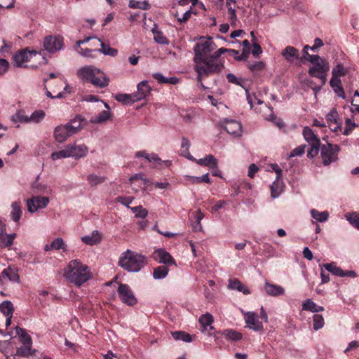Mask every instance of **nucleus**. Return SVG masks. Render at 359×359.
I'll return each instance as SVG.
<instances>
[{
  "label": "nucleus",
  "mask_w": 359,
  "mask_h": 359,
  "mask_svg": "<svg viewBox=\"0 0 359 359\" xmlns=\"http://www.w3.org/2000/svg\"><path fill=\"white\" fill-rule=\"evenodd\" d=\"M215 48L216 46L211 37L196 43L194 46V61L199 81H201L203 77L222 71V63L211 54Z\"/></svg>",
  "instance_id": "nucleus-1"
},
{
  "label": "nucleus",
  "mask_w": 359,
  "mask_h": 359,
  "mask_svg": "<svg viewBox=\"0 0 359 359\" xmlns=\"http://www.w3.org/2000/svg\"><path fill=\"white\" fill-rule=\"evenodd\" d=\"M64 276L70 283L81 286L91 278L88 266L79 259L70 261L65 269Z\"/></svg>",
  "instance_id": "nucleus-2"
},
{
  "label": "nucleus",
  "mask_w": 359,
  "mask_h": 359,
  "mask_svg": "<svg viewBox=\"0 0 359 359\" xmlns=\"http://www.w3.org/2000/svg\"><path fill=\"white\" fill-rule=\"evenodd\" d=\"M310 62L312 66L309 69V74L320 80L321 84L319 86H312L313 81H308V85L313 90L315 95L319 92L327 82V73L330 70L328 62L320 56H309Z\"/></svg>",
  "instance_id": "nucleus-3"
},
{
  "label": "nucleus",
  "mask_w": 359,
  "mask_h": 359,
  "mask_svg": "<svg viewBox=\"0 0 359 359\" xmlns=\"http://www.w3.org/2000/svg\"><path fill=\"white\" fill-rule=\"evenodd\" d=\"M76 74L84 82H89L98 88L108 86L110 81L104 72L93 65H86L79 68Z\"/></svg>",
  "instance_id": "nucleus-4"
},
{
  "label": "nucleus",
  "mask_w": 359,
  "mask_h": 359,
  "mask_svg": "<svg viewBox=\"0 0 359 359\" xmlns=\"http://www.w3.org/2000/svg\"><path fill=\"white\" fill-rule=\"evenodd\" d=\"M147 264L144 255L130 250L123 252L118 260V266L128 272H138Z\"/></svg>",
  "instance_id": "nucleus-5"
},
{
  "label": "nucleus",
  "mask_w": 359,
  "mask_h": 359,
  "mask_svg": "<svg viewBox=\"0 0 359 359\" xmlns=\"http://www.w3.org/2000/svg\"><path fill=\"white\" fill-rule=\"evenodd\" d=\"M340 149L338 144H333L330 142L322 144L320 147V158L323 165L328 166L331 163L337 162L339 159L338 154Z\"/></svg>",
  "instance_id": "nucleus-6"
},
{
  "label": "nucleus",
  "mask_w": 359,
  "mask_h": 359,
  "mask_svg": "<svg viewBox=\"0 0 359 359\" xmlns=\"http://www.w3.org/2000/svg\"><path fill=\"white\" fill-rule=\"evenodd\" d=\"M43 46L49 53L53 54L64 48L63 38L60 36L49 35L44 38Z\"/></svg>",
  "instance_id": "nucleus-7"
},
{
  "label": "nucleus",
  "mask_w": 359,
  "mask_h": 359,
  "mask_svg": "<svg viewBox=\"0 0 359 359\" xmlns=\"http://www.w3.org/2000/svg\"><path fill=\"white\" fill-rule=\"evenodd\" d=\"M40 54L36 50H28L22 49L13 56V64L19 67H27V63L33 57L39 56Z\"/></svg>",
  "instance_id": "nucleus-8"
},
{
  "label": "nucleus",
  "mask_w": 359,
  "mask_h": 359,
  "mask_svg": "<svg viewBox=\"0 0 359 359\" xmlns=\"http://www.w3.org/2000/svg\"><path fill=\"white\" fill-rule=\"evenodd\" d=\"M49 201V198L46 196H33L26 201L27 210L31 213L36 212L39 210L46 208Z\"/></svg>",
  "instance_id": "nucleus-9"
},
{
  "label": "nucleus",
  "mask_w": 359,
  "mask_h": 359,
  "mask_svg": "<svg viewBox=\"0 0 359 359\" xmlns=\"http://www.w3.org/2000/svg\"><path fill=\"white\" fill-rule=\"evenodd\" d=\"M117 292L119 298L124 304L128 306H133L137 304V299L128 285L121 283Z\"/></svg>",
  "instance_id": "nucleus-10"
},
{
  "label": "nucleus",
  "mask_w": 359,
  "mask_h": 359,
  "mask_svg": "<svg viewBox=\"0 0 359 359\" xmlns=\"http://www.w3.org/2000/svg\"><path fill=\"white\" fill-rule=\"evenodd\" d=\"M245 322L247 327L255 332H260L264 329L262 323L258 320L257 315L253 311L245 313Z\"/></svg>",
  "instance_id": "nucleus-11"
},
{
  "label": "nucleus",
  "mask_w": 359,
  "mask_h": 359,
  "mask_svg": "<svg viewBox=\"0 0 359 359\" xmlns=\"http://www.w3.org/2000/svg\"><path fill=\"white\" fill-rule=\"evenodd\" d=\"M129 181L133 187V189L135 191H146L150 182L148 179L143 178L141 173L135 174V175L130 177Z\"/></svg>",
  "instance_id": "nucleus-12"
},
{
  "label": "nucleus",
  "mask_w": 359,
  "mask_h": 359,
  "mask_svg": "<svg viewBox=\"0 0 359 359\" xmlns=\"http://www.w3.org/2000/svg\"><path fill=\"white\" fill-rule=\"evenodd\" d=\"M153 258L159 263H163L168 266L176 265V262L170 254L162 248L154 250L153 252Z\"/></svg>",
  "instance_id": "nucleus-13"
},
{
  "label": "nucleus",
  "mask_w": 359,
  "mask_h": 359,
  "mask_svg": "<svg viewBox=\"0 0 359 359\" xmlns=\"http://www.w3.org/2000/svg\"><path fill=\"white\" fill-rule=\"evenodd\" d=\"M69 157L75 158H80L86 155L88 152V148L84 144L77 145L76 144H68L66 146Z\"/></svg>",
  "instance_id": "nucleus-14"
},
{
  "label": "nucleus",
  "mask_w": 359,
  "mask_h": 359,
  "mask_svg": "<svg viewBox=\"0 0 359 359\" xmlns=\"http://www.w3.org/2000/svg\"><path fill=\"white\" fill-rule=\"evenodd\" d=\"M72 135V133L70 132V130L67 127V124L58 126L55 127L54 130V137L55 140L59 143L65 142L66 140Z\"/></svg>",
  "instance_id": "nucleus-15"
},
{
  "label": "nucleus",
  "mask_w": 359,
  "mask_h": 359,
  "mask_svg": "<svg viewBox=\"0 0 359 359\" xmlns=\"http://www.w3.org/2000/svg\"><path fill=\"white\" fill-rule=\"evenodd\" d=\"M151 87L147 81H142L137 84V92L133 93V100L140 101L144 99L150 93Z\"/></svg>",
  "instance_id": "nucleus-16"
},
{
  "label": "nucleus",
  "mask_w": 359,
  "mask_h": 359,
  "mask_svg": "<svg viewBox=\"0 0 359 359\" xmlns=\"http://www.w3.org/2000/svg\"><path fill=\"white\" fill-rule=\"evenodd\" d=\"M302 135L310 146L320 144V140L313 130L308 126L303 128Z\"/></svg>",
  "instance_id": "nucleus-17"
},
{
  "label": "nucleus",
  "mask_w": 359,
  "mask_h": 359,
  "mask_svg": "<svg viewBox=\"0 0 359 359\" xmlns=\"http://www.w3.org/2000/svg\"><path fill=\"white\" fill-rule=\"evenodd\" d=\"M225 130L235 136H240L242 133V127L240 122L234 120L226 121L224 126Z\"/></svg>",
  "instance_id": "nucleus-18"
},
{
  "label": "nucleus",
  "mask_w": 359,
  "mask_h": 359,
  "mask_svg": "<svg viewBox=\"0 0 359 359\" xmlns=\"http://www.w3.org/2000/svg\"><path fill=\"white\" fill-rule=\"evenodd\" d=\"M83 121L84 119L82 118V116L78 115L66 124L69 128L70 132H72V135H74L77 133L83 128Z\"/></svg>",
  "instance_id": "nucleus-19"
},
{
  "label": "nucleus",
  "mask_w": 359,
  "mask_h": 359,
  "mask_svg": "<svg viewBox=\"0 0 359 359\" xmlns=\"http://www.w3.org/2000/svg\"><path fill=\"white\" fill-rule=\"evenodd\" d=\"M264 289L267 294L273 297L282 295L285 293V289L278 285L265 283Z\"/></svg>",
  "instance_id": "nucleus-20"
},
{
  "label": "nucleus",
  "mask_w": 359,
  "mask_h": 359,
  "mask_svg": "<svg viewBox=\"0 0 359 359\" xmlns=\"http://www.w3.org/2000/svg\"><path fill=\"white\" fill-rule=\"evenodd\" d=\"M281 55L285 60L292 62L299 58V52L294 47L288 46L282 51Z\"/></svg>",
  "instance_id": "nucleus-21"
},
{
  "label": "nucleus",
  "mask_w": 359,
  "mask_h": 359,
  "mask_svg": "<svg viewBox=\"0 0 359 359\" xmlns=\"http://www.w3.org/2000/svg\"><path fill=\"white\" fill-rule=\"evenodd\" d=\"M1 276L13 283H20V276L15 268L8 266L1 271Z\"/></svg>",
  "instance_id": "nucleus-22"
},
{
  "label": "nucleus",
  "mask_w": 359,
  "mask_h": 359,
  "mask_svg": "<svg viewBox=\"0 0 359 359\" xmlns=\"http://www.w3.org/2000/svg\"><path fill=\"white\" fill-rule=\"evenodd\" d=\"M81 241L87 245H94L100 243L102 241V236L100 234L98 231L95 230L91 233V234L82 236Z\"/></svg>",
  "instance_id": "nucleus-23"
},
{
  "label": "nucleus",
  "mask_w": 359,
  "mask_h": 359,
  "mask_svg": "<svg viewBox=\"0 0 359 359\" xmlns=\"http://www.w3.org/2000/svg\"><path fill=\"white\" fill-rule=\"evenodd\" d=\"M6 230L5 226L2 227L1 232H0V246L1 248H6L11 246L13 243V240L16 237L15 233L6 234L4 231Z\"/></svg>",
  "instance_id": "nucleus-24"
},
{
  "label": "nucleus",
  "mask_w": 359,
  "mask_h": 359,
  "mask_svg": "<svg viewBox=\"0 0 359 359\" xmlns=\"http://www.w3.org/2000/svg\"><path fill=\"white\" fill-rule=\"evenodd\" d=\"M104 107L107 110L102 111L97 116L92 117L90 122L93 123H102L105 122L110 118V107L107 103H104Z\"/></svg>",
  "instance_id": "nucleus-25"
},
{
  "label": "nucleus",
  "mask_w": 359,
  "mask_h": 359,
  "mask_svg": "<svg viewBox=\"0 0 359 359\" xmlns=\"http://www.w3.org/2000/svg\"><path fill=\"white\" fill-rule=\"evenodd\" d=\"M21 203L19 201H14L11 204V217L13 221L18 222L22 216Z\"/></svg>",
  "instance_id": "nucleus-26"
},
{
  "label": "nucleus",
  "mask_w": 359,
  "mask_h": 359,
  "mask_svg": "<svg viewBox=\"0 0 359 359\" xmlns=\"http://www.w3.org/2000/svg\"><path fill=\"white\" fill-rule=\"evenodd\" d=\"M228 287L231 290H236L243 292L244 294H249L250 293L248 290L240 280L238 279L229 280Z\"/></svg>",
  "instance_id": "nucleus-27"
},
{
  "label": "nucleus",
  "mask_w": 359,
  "mask_h": 359,
  "mask_svg": "<svg viewBox=\"0 0 359 359\" xmlns=\"http://www.w3.org/2000/svg\"><path fill=\"white\" fill-rule=\"evenodd\" d=\"M191 144L190 142L185 137H183L182 140L181 148H180V155L188 158L191 161H196V158H194L193 156L189 153V148Z\"/></svg>",
  "instance_id": "nucleus-28"
},
{
  "label": "nucleus",
  "mask_w": 359,
  "mask_h": 359,
  "mask_svg": "<svg viewBox=\"0 0 359 359\" xmlns=\"http://www.w3.org/2000/svg\"><path fill=\"white\" fill-rule=\"evenodd\" d=\"M320 266L321 268H325L327 271H328L334 276L344 277L346 275L345 273V271H344L340 267H338L334 262L324 264Z\"/></svg>",
  "instance_id": "nucleus-29"
},
{
  "label": "nucleus",
  "mask_w": 359,
  "mask_h": 359,
  "mask_svg": "<svg viewBox=\"0 0 359 359\" xmlns=\"http://www.w3.org/2000/svg\"><path fill=\"white\" fill-rule=\"evenodd\" d=\"M330 86L333 88L335 93L337 94V95L343 99L345 98V94L343 89V87L341 86V81L339 78H332L330 80Z\"/></svg>",
  "instance_id": "nucleus-30"
},
{
  "label": "nucleus",
  "mask_w": 359,
  "mask_h": 359,
  "mask_svg": "<svg viewBox=\"0 0 359 359\" xmlns=\"http://www.w3.org/2000/svg\"><path fill=\"white\" fill-rule=\"evenodd\" d=\"M198 165L210 168H216L217 160L211 154L207 155L205 158L195 161Z\"/></svg>",
  "instance_id": "nucleus-31"
},
{
  "label": "nucleus",
  "mask_w": 359,
  "mask_h": 359,
  "mask_svg": "<svg viewBox=\"0 0 359 359\" xmlns=\"http://www.w3.org/2000/svg\"><path fill=\"white\" fill-rule=\"evenodd\" d=\"M222 335L224 336L227 340L233 341H240L242 339V334L236 330L232 329H226L221 332Z\"/></svg>",
  "instance_id": "nucleus-32"
},
{
  "label": "nucleus",
  "mask_w": 359,
  "mask_h": 359,
  "mask_svg": "<svg viewBox=\"0 0 359 359\" xmlns=\"http://www.w3.org/2000/svg\"><path fill=\"white\" fill-rule=\"evenodd\" d=\"M15 330L16 334L18 335V337H19L20 341L23 344H29V345L32 344V338L27 334V331L25 329L21 328L18 326H16L15 327Z\"/></svg>",
  "instance_id": "nucleus-33"
},
{
  "label": "nucleus",
  "mask_w": 359,
  "mask_h": 359,
  "mask_svg": "<svg viewBox=\"0 0 359 359\" xmlns=\"http://www.w3.org/2000/svg\"><path fill=\"white\" fill-rule=\"evenodd\" d=\"M283 191V183L280 180L276 179L271 185V197L276 198L278 197Z\"/></svg>",
  "instance_id": "nucleus-34"
},
{
  "label": "nucleus",
  "mask_w": 359,
  "mask_h": 359,
  "mask_svg": "<svg viewBox=\"0 0 359 359\" xmlns=\"http://www.w3.org/2000/svg\"><path fill=\"white\" fill-rule=\"evenodd\" d=\"M11 121L13 123H29V116L25 114V111L18 110L12 116Z\"/></svg>",
  "instance_id": "nucleus-35"
},
{
  "label": "nucleus",
  "mask_w": 359,
  "mask_h": 359,
  "mask_svg": "<svg viewBox=\"0 0 359 359\" xmlns=\"http://www.w3.org/2000/svg\"><path fill=\"white\" fill-rule=\"evenodd\" d=\"M199 323L203 327V330H206L208 327H210V330L213 329L212 324L213 323V317L209 313L202 315L199 318Z\"/></svg>",
  "instance_id": "nucleus-36"
},
{
  "label": "nucleus",
  "mask_w": 359,
  "mask_h": 359,
  "mask_svg": "<svg viewBox=\"0 0 359 359\" xmlns=\"http://www.w3.org/2000/svg\"><path fill=\"white\" fill-rule=\"evenodd\" d=\"M327 121L330 126L331 127L332 124H336L337 126L333 128V130L337 131V128H339L338 126L339 122V114L338 112L335 109H332L326 116Z\"/></svg>",
  "instance_id": "nucleus-37"
},
{
  "label": "nucleus",
  "mask_w": 359,
  "mask_h": 359,
  "mask_svg": "<svg viewBox=\"0 0 359 359\" xmlns=\"http://www.w3.org/2000/svg\"><path fill=\"white\" fill-rule=\"evenodd\" d=\"M226 6L228 9L231 25L235 27L236 25L237 21V16L236 13V2L234 4H229V2H226Z\"/></svg>",
  "instance_id": "nucleus-38"
},
{
  "label": "nucleus",
  "mask_w": 359,
  "mask_h": 359,
  "mask_svg": "<svg viewBox=\"0 0 359 359\" xmlns=\"http://www.w3.org/2000/svg\"><path fill=\"white\" fill-rule=\"evenodd\" d=\"M169 272L166 266H160L154 269L153 277L154 279L159 280L165 278Z\"/></svg>",
  "instance_id": "nucleus-39"
},
{
  "label": "nucleus",
  "mask_w": 359,
  "mask_h": 359,
  "mask_svg": "<svg viewBox=\"0 0 359 359\" xmlns=\"http://www.w3.org/2000/svg\"><path fill=\"white\" fill-rule=\"evenodd\" d=\"M24 346H21L17 348L16 353L14 355H20L22 357H28L34 355L35 351L32 349V345L24 344Z\"/></svg>",
  "instance_id": "nucleus-40"
},
{
  "label": "nucleus",
  "mask_w": 359,
  "mask_h": 359,
  "mask_svg": "<svg viewBox=\"0 0 359 359\" xmlns=\"http://www.w3.org/2000/svg\"><path fill=\"white\" fill-rule=\"evenodd\" d=\"M266 64L263 61L249 64V69L255 75H259L265 69Z\"/></svg>",
  "instance_id": "nucleus-41"
},
{
  "label": "nucleus",
  "mask_w": 359,
  "mask_h": 359,
  "mask_svg": "<svg viewBox=\"0 0 359 359\" xmlns=\"http://www.w3.org/2000/svg\"><path fill=\"white\" fill-rule=\"evenodd\" d=\"M14 307L11 302L4 301L0 304V311L6 316L13 315Z\"/></svg>",
  "instance_id": "nucleus-42"
},
{
  "label": "nucleus",
  "mask_w": 359,
  "mask_h": 359,
  "mask_svg": "<svg viewBox=\"0 0 359 359\" xmlns=\"http://www.w3.org/2000/svg\"><path fill=\"white\" fill-rule=\"evenodd\" d=\"M311 217L319 222H324L327 220L329 213L327 211L319 212L316 209L311 210Z\"/></svg>",
  "instance_id": "nucleus-43"
},
{
  "label": "nucleus",
  "mask_w": 359,
  "mask_h": 359,
  "mask_svg": "<svg viewBox=\"0 0 359 359\" xmlns=\"http://www.w3.org/2000/svg\"><path fill=\"white\" fill-rule=\"evenodd\" d=\"M100 43L101 48L98 50L99 52L106 55L114 57L118 54V50L114 48L110 47L102 42L100 39L97 41Z\"/></svg>",
  "instance_id": "nucleus-44"
},
{
  "label": "nucleus",
  "mask_w": 359,
  "mask_h": 359,
  "mask_svg": "<svg viewBox=\"0 0 359 359\" xmlns=\"http://www.w3.org/2000/svg\"><path fill=\"white\" fill-rule=\"evenodd\" d=\"M172 336L177 341L180 340V341H182L184 342L192 341L191 336L189 334L186 333L184 331L173 332H172Z\"/></svg>",
  "instance_id": "nucleus-45"
},
{
  "label": "nucleus",
  "mask_w": 359,
  "mask_h": 359,
  "mask_svg": "<svg viewBox=\"0 0 359 359\" xmlns=\"http://www.w3.org/2000/svg\"><path fill=\"white\" fill-rule=\"evenodd\" d=\"M45 117V112L43 110H37L34 111L30 116H29V123H39Z\"/></svg>",
  "instance_id": "nucleus-46"
},
{
  "label": "nucleus",
  "mask_w": 359,
  "mask_h": 359,
  "mask_svg": "<svg viewBox=\"0 0 359 359\" xmlns=\"http://www.w3.org/2000/svg\"><path fill=\"white\" fill-rule=\"evenodd\" d=\"M11 342L9 340L0 341V351L6 356V359H8L10 355H13V353L11 351Z\"/></svg>",
  "instance_id": "nucleus-47"
},
{
  "label": "nucleus",
  "mask_w": 359,
  "mask_h": 359,
  "mask_svg": "<svg viewBox=\"0 0 359 359\" xmlns=\"http://www.w3.org/2000/svg\"><path fill=\"white\" fill-rule=\"evenodd\" d=\"M116 100L118 102H122L123 104H129V103H133L136 102L135 100H133L135 98L133 97V94H123V93H118L114 97Z\"/></svg>",
  "instance_id": "nucleus-48"
},
{
  "label": "nucleus",
  "mask_w": 359,
  "mask_h": 359,
  "mask_svg": "<svg viewBox=\"0 0 359 359\" xmlns=\"http://www.w3.org/2000/svg\"><path fill=\"white\" fill-rule=\"evenodd\" d=\"M345 217L352 226L359 230V213H348Z\"/></svg>",
  "instance_id": "nucleus-49"
},
{
  "label": "nucleus",
  "mask_w": 359,
  "mask_h": 359,
  "mask_svg": "<svg viewBox=\"0 0 359 359\" xmlns=\"http://www.w3.org/2000/svg\"><path fill=\"white\" fill-rule=\"evenodd\" d=\"M153 34H154V39L156 43H158L159 44H163V45L168 44L169 41L163 35L162 32L153 29Z\"/></svg>",
  "instance_id": "nucleus-50"
},
{
  "label": "nucleus",
  "mask_w": 359,
  "mask_h": 359,
  "mask_svg": "<svg viewBox=\"0 0 359 359\" xmlns=\"http://www.w3.org/2000/svg\"><path fill=\"white\" fill-rule=\"evenodd\" d=\"M87 180L91 186H95L103 183L105 181V177L94 174H90L87 177Z\"/></svg>",
  "instance_id": "nucleus-51"
},
{
  "label": "nucleus",
  "mask_w": 359,
  "mask_h": 359,
  "mask_svg": "<svg viewBox=\"0 0 359 359\" xmlns=\"http://www.w3.org/2000/svg\"><path fill=\"white\" fill-rule=\"evenodd\" d=\"M129 6L132 8H140L142 10H148L150 8V4L147 1H130Z\"/></svg>",
  "instance_id": "nucleus-52"
},
{
  "label": "nucleus",
  "mask_w": 359,
  "mask_h": 359,
  "mask_svg": "<svg viewBox=\"0 0 359 359\" xmlns=\"http://www.w3.org/2000/svg\"><path fill=\"white\" fill-rule=\"evenodd\" d=\"M348 70L342 65L339 64L332 69V78H339L340 76H345Z\"/></svg>",
  "instance_id": "nucleus-53"
},
{
  "label": "nucleus",
  "mask_w": 359,
  "mask_h": 359,
  "mask_svg": "<svg viewBox=\"0 0 359 359\" xmlns=\"http://www.w3.org/2000/svg\"><path fill=\"white\" fill-rule=\"evenodd\" d=\"M132 212L135 215L136 217L145 218L148 215V211L142 205L130 208Z\"/></svg>",
  "instance_id": "nucleus-54"
},
{
  "label": "nucleus",
  "mask_w": 359,
  "mask_h": 359,
  "mask_svg": "<svg viewBox=\"0 0 359 359\" xmlns=\"http://www.w3.org/2000/svg\"><path fill=\"white\" fill-rule=\"evenodd\" d=\"M51 247H53L55 250H59L62 249L63 252H66L67 245L65 243L62 238H57L51 242Z\"/></svg>",
  "instance_id": "nucleus-55"
},
{
  "label": "nucleus",
  "mask_w": 359,
  "mask_h": 359,
  "mask_svg": "<svg viewBox=\"0 0 359 359\" xmlns=\"http://www.w3.org/2000/svg\"><path fill=\"white\" fill-rule=\"evenodd\" d=\"M313 329L315 330H318L321 329L325 324L324 318L322 315L320 314H315L313 317Z\"/></svg>",
  "instance_id": "nucleus-56"
},
{
  "label": "nucleus",
  "mask_w": 359,
  "mask_h": 359,
  "mask_svg": "<svg viewBox=\"0 0 359 359\" xmlns=\"http://www.w3.org/2000/svg\"><path fill=\"white\" fill-rule=\"evenodd\" d=\"M317 304L311 299H307L302 303V309L304 311H309L312 313H316Z\"/></svg>",
  "instance_id": "nucleus-57"
},
{
  "label": "nucleus",
  "mask_w": 359,
  "mask_h": 359,
  "mask_svg": "<svg viewBox=\"0 0 359 359\" xmlns=\"http://www.w3.org/2000/svg\"><path fill=\"white\" fill-rule=\"evenodd\" d=\"M69 154H68L67 147H65V149L63 150L53 152L51 154V158L53 161H55V160L63 158H68V157H69Z\"/></svg>",
  "instance_id": "nucleus-58"
},
{
  "label": "nucleus",
  "mask_w": 359,
  "mask_h": 359,
  "mask_svg": "<svg viewBox=\"0 0 359 359\" xmlns=\"http://www.w3.org/2000/svg\"><path fill=\"white\" fill-rule=\"evenodd\" d=\"M147 160L149 162L152 163L156 167L161 165L163 163L162 160L158 156V155L154 153L149 154Z\"/></svg>",
  "instance_id": "nucleus-59"
},
{
  "label": "nucleus",
  "mask_w": 359,
  "mask_h": 359,
  "mask_svg": "<svg viewBox=\"0 0 359 359\" xmlns=\"http://www.w3.org/2000/svg\"><path fill=\"white\" fill-rule=\"evenodd\" d=\"M203 217H204V214L201 212V210L200 209L197 210L195 212L194 218H195L196 222H197V225L198 226V231H203V227H202L201 222L203 219Z\"/></svg>",
  "instance_id": "nucleus-60"
},
{
  "label": "nucleus",
  "mask_w": 359,
  "mask_h": 359,
  "mask_svg": "<svg viewBox=\"0 0 359 359\" xmlns=\"http://www.w3.org/2000/svg\"><path fill=\"white\" fill-rule=\"evenodd\" d=\"M306 145H300L295 149H294L291 153L290 156V157H294V156H300L304 154L305 151Z\"/></svg>",
  "instance_id": "nucleus-61"
},
{
  "label": "nucleus",
  "mask_w": 359,
  "mask_h": 359,
  "mask_svg": "<svg viewBox=\"0 0 359 359\" xmlns=\"http://www.w3.org/2000/svg\"><path fill=\"white\" fill-rule=\"evenodd\" d=\"M310 149L307 151V156L310 158H314L318 154V151H320L321 144H318L316 147L310 146Z\"/></svg>",
  "instance_id": "nucleus-62"
},
{
  "label": "nucleus",
  "mask_w": 359,
  "mask_h": 359,
  "mask_svg": "<svg viewBox=\"0 0 359 359\" xmlns=\"http://www.w3.org/2000/svg\"><path fill=\"white\" fill-rule=\"evenodd\" d=\"M346 128L344 131V134L348 135L355 127V123L352 122L350 118L346 120Z\"/></svg>",
  "instance_id": "nucleus-63"
},
{
  "label": "nucleus",
  "mask_w": 359,
  "mask_h": 359,
  "mask_svg": "<svg viewBox=\"0 0 359 359\" xmlns=\"http://www.w3.org/2000/svg\"><path fill=\"white\" fill-rule=\"evenodd\" d=\"M9 62L5 60L0 58V76L4 74L8 69Z\"/></svg>",
  "instance_id": "nucleus-64"
}]
</instances>
